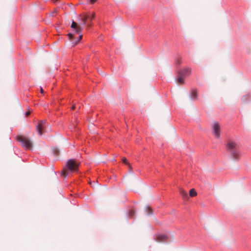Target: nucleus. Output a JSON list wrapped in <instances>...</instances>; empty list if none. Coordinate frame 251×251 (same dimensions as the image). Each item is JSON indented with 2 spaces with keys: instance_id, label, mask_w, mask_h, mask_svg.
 Returning a JSON list of instances; mask_svg holds the SVG:
<instances>
[{
  "instance_id": "1",
  "label": "nucleus",
  "mask_w": 251,
  "mask_h": 251,
  "mask_svg": "<svg viewBox=\"0 0 251 251\" xmlns=\"http://www.w3.org/2000/svg\"><path fill=\"white\" fill-rule=\"evenodd\" d=\"M71 28L73 29V32L69 33L68 36L69 39L72 42V44L75 45L82 38V35L80 34L82 28L74 21L72 22Z\"/></svg>"
},
{
  "instance_id": "2",
  "label": "nucleus",
  "mask_w": 251,
  "mask_h": 251,
  "mask_svg": "<svg viewBox=\"0 0 251 251\" xmlns=\"http://www.w3.org/2000/svg\"><path fill=\"white\" fill-rule=\"evenodd\" d=\"M226 148L230 151L232 156L235 159L239 158L240 153L238 145L234 141L230 140L226 145Z\"/></svg>"
},
{
  "instance_id": "3",
  "label": "nucleus",
  "mask_w": 251,
  "mask_h": 251,
  "mask_svg": "<svg viewBox=\"0 0 251 251\" xmlns=\"http://www.w3.org/2000/svg\"><path fill=\"white\" fill-rule=\"evenodd\" d=\"M17 140L20 142L21 145L26 150H31L32 147V143L30 139L24 136L19 135L17 137Z\"/></svg>"
},
{
  "instance_id": "4",
  "label": "nucleus",
  "mask_w": 251,
  "mask_h": 251,
  "mask_svg": "<svg viewBox=\"0 0 251 251\" xmlns=\"http://www.w3.org/2000/svg\"><path fill=\"white\" fill-rule=\"evenodd\" d=\"M79 164L76 162L73 159H69L68 160L66 166L68 170L72 172H75L78 171Z\"/></svg>"
},
{
  "instance_id": "5",
  "label": "nucleus",
  "mask_w": 251,
  "mask_h": 251,
  "mask_svg": "<svg viewBox=\"0 0 251 251\" xmlns=\"http://www.w3.org/2000/svg\"><path fill=\"white\" fill-rule=\"evenodd\" d=\"M212 132L216 138H219L220 137V126L218 123L215 122L212 127Z\"/></svg>"
},
{
  "instance_id": "6",
  "label": "nucleus",
  "mask_w": 251,
  "mask_h": 251,
  "mask_svg": "<svg viewBox=\"0 0 251 251\" xmlns=\"http://www.w3.org/2000/svg\"><path fill=\"white\" fill-rule=\"evenodd\" d=\"M46 124L45 120H42L38 122L36 126L37 131L39 135L41 136L43 134V129L44 128Z\"/></svg>"
},
{
  "instance_id": "7",
  "label": "nucleus",
  "mask_w": 251,
  "mask_h": 251,
  "mask_svg": "<svg viewBox=\"0 0 251 251\" xmlns=\"http://www.w3.org/2000/svg\"><path fill=\"white\" fill-rule=\"evenodd\" d=\"M179 73L185 76L191 74V69L190 68H185L180 71Z\"/></svg>"
},
{
  "instance_id": "8",
  "label": "nucleus",
  "mask_w": 251,
  "mask_h": 251,
  "mask_svg": "<svg viewBox=\"0 0 251 251\" xmlns=\"http://www.w3.org/2000/svg\"><path fill=\"white\" fill-rule=\"evenodd\" d=\"M179 194L184 200H187L188 199L189 197L187 192L183 189H179Z\"/></svg>"
},
{
  "instance_id": "9",
  "label": "nucleus",
  "mask_w": 251,
  "mask_h": 251,
  "mask_svg": "<svg viewBox=\"0 0 251 251\" xmlns=\"http://www.w3.org/2000/svg\"><path fill=\"white\" fill-rule=\"evenodd\" d=\"M167 239V236L166 235L161 234V235H158L156 237V240L157 242H164V241H166Z\"/></svg>"
},
{
  "instance_id": "10",
  "label": "nucleus",
  "mask_w": 251,
  "mask_h": 251,
  "mask_svg": "<svg viewBox=\"0 0 251 251\" xmlns=\"http://www.w3.org/2000/svg\"><path fill=\"white\" fill-rule=\"evenodd\" d=\"M184 75L179 73L177 78V82L179 84H182L184 82Z\"/></svg>"
},
{
  "instance_id": "11",
  "label": "nucleus",
  "mask_w": 251,
  "mask_h": 251,
  "mask_svg": "<svg viewBox=\"0 0 251 251\" xmlns=\"http://www.w3.org/2000/svg\"><path fill=\"white\" fill-rule=\"evenodd\" d=\"M197 97V91L196 89H193L191 92V97L193 99H196Z\"/></svg>"
},
{
  "instance_id": "12",
  "label": "nucleus",
  "mask_w": 251,
  "mask_h": 251,
  "mask_svg": "<svg viewBox=\"0 0 251 251\" xmlns=\"http://www.w3.org/2000/svg\"><path fill=\"white\" fill-rule=\"evenodd\" d=\"M88 17L87 16V15H82V16L81 21H82V22L83 23V24L84 25H85L86 24L87 20H88Z\"/></svg>"
},
{
  "instance_id": "13",
  "label": "nucleus",
  "mask_w": 251,
  "mask_h": 251,
  "mask_svg": "<svg viewBox=\"0 0 251 251\" xmlns=\"http://www.w3.org/2000/svg\"><path fill=\"white\" fill-rule=\"evenodd\" d=\"M197 193L195 191L194 189H190L189 191V195L190 197H193L197 196Z\"/></svg>"
},
{
  "instance_id": "14",
  "label": "nucleus",
  "mask_w": 251,
  "mask_h": 251,
  "mask_svg": "<svg viewBox=\"0 0 251 251\" xmlns=\"http://www.w3.org/2000/svg\"><path fill=\"white\" fill-rule=\"evenodd\" d=\"M146 211L147 213L148 214L150 215V214H151L152 213V209L149 207V206H147L146 207Z\"/></svg>"
},
{
  "instance_id": "15",
  "label": "nucleus",
  "mask_w": 251,
  "mask_h": 251,
  "mask_svg": "<svg viewBox=\"0 0 251 251\" xmlns=\"http://www.w3.org/2000/svg\"><path fill=\"white\" fill-rule=\"evenodd\" d=\"M87 16L88 17V19L92 21L94 19L95 15V13H93L91 15H87Z\"/></svg>"
},
{
  "instance_id": "16",
  "label": "nucleus",
  "mask_w": 251,
  "mask_h": 251,
  "mask_svg": "<svg viewBox=\"0 0 251 251\" xmlns=\"http://www.w3.org/2000/svg\"><path fill=\"white\" fill-rule=\"evenodd\" d=\"M135 213V211L133 209H131L129 211L128 215L129 217L132 216Z\"/></svg>"
},
{
  "instance_id": "17",
  "label": "nucleus",
  "mask_w": 251,
  "mask_h": 251,
  "mask_svg": "<svg viewBox=\"0 0 251 251\" xmlns=\"http://www.w3.org/2000/svg\"><path fill=\"white\" fill-rule=\"evenodd\" d=\"M98 0H87V2L88 3L93 4H94Z\"/></svg>"
},
{
  "instance_id": "18",
  "label": "nucleus",
  "mask_w": 251,
  "mask_h": 251,
  "mask_svg": "<svg viewBox=\"0 0 251 251\" xmlns=\"http://www.w3.org/2000/svg\"><path fill=\"white\" fill-rule=\"evenodd\" d=\"M122 161H123V163H125V164H126V165L128 164V162L127 159H126V158H125V157L123 158Z\"/></svg>"
},
{
  "instance_id": "19",
  "label": "nucleus",
  "mask_w": 251,
  "mask_h": 251,
  "mask_svg": "<svg viewBox=\"0 0 251 251\" xmlns=\"http://www.w3.org/2000/svg\"><path fill=\"white\" fill-rule=\"evenodd\" d=\"M53 152L55 154L57 155L58 154L59 151L57 149H53Z\"/></svg>"
},
{
  "instance_id": "20",
  "label": "nucleus",
  "mask_w": 251,
  "mask_h": 251,
  "mask_svg": "<svg viewBox=\"0 0 251 251\" xmlns=\"http://www.w3.org/2000/svg\"><path fill=\"white\" fill-rule=\"evenodd\" d=\"M56 12V10H54L53 11L52 13H51V16H55V13Z\"/></svg>"
},
{
  "instance_id": "21",
  "label": "nucleus",
  "mask_w": 251,
  "mask_h": 251,
  "mask_svg": "<svg viewBox=\"0 0 251 251\" xmlns=\"http://www.w3.org/2000/svg\"><path fill=\"white\" fill-rule=\"evenodd\" d=\"M181 62V59H178L177 61H176V63L180 64Z\"/></svg>"
},
{
  "instance_id": "22",
  "label": "nucleus",
  "mask_w": 251,
  "mask_h": 251,
  "mask_svg": "<svg viewBox=\"0 0 251 251\" xmlns=\"http://www.w3.org/2000/svg\"><path fill=\"white\" fill-rule=\"evenodd\" d=\"M76 106L75 105H73L71 107L72 110H74L76 108Z\"/></svg>"
},
{
  "instance_id": "23",
  "label": "nucleus",
  "mask_w": 251,
  "mask_h": 251,
  "mask_svg": "<svg viewBox=\"0 0 251 251\" xmlns=\"http://www.w3.org/2000/svg\"><path fill=\"white\" fill-rule=\"evenodd\" d=\"M30 114L29 112H26L25 113L26 116H28Z\"/></svg>"
},
{
  "instance_id": "24",
  "label": "nucleus",
  "mask_w": 251,
  "mask_h": 251,
  "mask_svg": "<svg viewBox=\"0 0 251 251\" xmlns=\"http://www.w3.org/2000/svg\"><path fill=\"white\" fill-rule=\"evenodd\" d=\"M40 91L41 93H43V89L42 87L40 88Z\"/></svg>"
},
{
  "instance_id": "25",
  "label": "nucleus",
  "mask_w": 251,
  "mask_h": 251,
  "mask_svg": "<svg viewBox=\"0 0 251 251\" xmlns=\"http://www.w3.org/2000/svg\"><path fill=\"white\" fill-rule=\"evenodd\" d=\"M62 175L63 176H66V174H65V171H63L62 172Z\"/></svg>"
},
{
  "instance_id": "26",
  "label": "nucleus",
  "mask_w": 251,
  "mask_h": 251,
  "mask_svg": "<svg viewBox=\"0 0 251 251\" xmlns=\"http://www.w3.org/2000/svg\"><path fill=\"white\" fill-rule=\"evenodd\" d=\"M53 2H56L58 0H52Z\"/></svg>"
},
{
  "instance_id": "27",
  "label": "nucleus",
  "mask_w": 251,
  "mask_h": 251,
  "mask_svg": "<svg viewBox=\"0 0 251 251\" xmlns=\"http://www.w3.org/2000/svg\"><path fill=\"white\" fill-rule=\"evenodd\" d=\"M91 24H88V26H91Z\"/></svg>"
},
{
  "instance_id": "28",
  "label": "nucleus",
  "mask_w": 251,
  "mask_h": 251,
  "mask_svg": "<svg viewBox=\"0 0 251 251\" xmlns=\"http://www.w3.org/2000/svg\"><path fill=\"white\" fill-rule=\"evenodd\" d=\"M243 99H244V100H246L245 97H243Z\"/></svg>"
}]
</instances>
